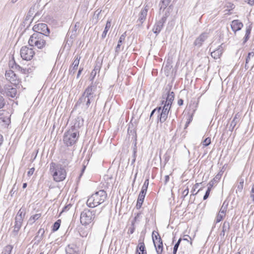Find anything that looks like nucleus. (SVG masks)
<instances>
[{"label": "nucleus", "mask_w": 254, "mask_h": 254, "mask_svg": "<svg viewBox=\"0 0 254 254\" xmlns=\"http://www.w3.org/2000/svg\"><path fill=\"white\" fill-rule=\"evenodd\" d=\"M170 88H166L162 98V104L164 105L161 113L158 114V118L161 123H164L168 118V114L172 103L174 100L175 94L174 92L171 91Z\"/></svg>", "instance_id": "f257e3e1"}, {"label": "nucleus", "mask_w": 254, "mask_h": 254, "mask_svg": "<svg viewBox=\"0 0 254 254\" xmlns=\"http://www.w3.org/2000/svg\"><path fill=\"white\" fill-rule=\"evenodd\" d=\"M80 123L76 122L74 125L64 133L63 136L64 143L67 146H71L74 144L79 137V128Z\"/></svg>", "instance_id": "f03ea898"}, {"label": "nucleus", "mask_w": 254, "mask_h": 254, "mask_svg": "<svg viewBox=\"0 0 254 254\" xmlns=\"http://www.w3.org/2000/svg\"><path fill=\"white\" fill-rule=\"evenodd\" d=\"M102 211L101 209L98 212L97 209L85 208L80 214V221L82 225L86 226L92 223L94 224L96 216Z\"/></svg>", "instance_id": "7ed1b4c3"}, {"label": "nucleus", "mask_w": 254, "mask_h": 254, "mask_svg": "<svg viewBox=\"0 0 254 254\" xmlns=\"http://www.w3.org/2000/svg\"><path fill=\"white\" fill-rule=\"evenodd\" d=\"M107 197L106 192L104 190H100L88 197L86 204L89 207L93 208L103 203Z\"/></svg>", "instance_id": "20e7f679"}, {"label": "nucleus", "mask_w": 254, "mask_h": 254, "mask_svg": "<svg viewBox=\"0 0 254 254\" xmlns=\"http://www.w3.org/2000/svg\"><path fill=\"white\" fill-rule=\"evenodd\" d=\"M50 172L51 173L53 179L57 182L64 180L66 176L65 169L61 164H57L52 162L50 165Z\"/></svg>", "instance_id": "39448f33"}, {"label": "nucleus", "mask_w": 254, "mask_h": 254, "mask_svg": "<svg viewBox=\"0 0 254 254\" xmlns=\"http://www.w3.org/2000/svg\"><path fill=\"white\" fill-rule=\"evenodd\" d=\"M48 36L42 34L34 33L30 37L28 44L31 47H36L42 49L47 45L46 41Z\"/></svg>", "instance_id": "423d86ee"}, {"label": "nucleus", "mask_w": 254, "mask_h": 254, "mask_svg": "<svg viewBox=\"0 0 254 254\" xmlns=\"http://www.w3.org/2000/svg\"><path fill=\"white\" fill-rule=\"evenodd\" d=\"M96 90V85L93 82L84 90L81 97L91 99L94 101L96 97L95 92Z\"/></svg>", "instance_id": "0eeeda50"}, {"label": "nucleus", "mask_w": 254, "mask_h": 254, "mask_svg": "<svg viewBox=\"0 0 254 254\" xmlns=\"http://www.w3.org/2000/svg\"><path fill=\"white\" fill-rule=\"evenodd\" d=\"M35 55L33 49L27 46H23L20 50V56L23 60L26 61L31 60Z\"/></svg>", "instance_id": "6e6552de"}, {"label": "nucleus", "mask_w": 254, "mask_h": 254, "mask_svg": "<svg viewBox=\"0 0 254 254\" xmlns=\"http://www.w3.org/2000/svg\"><path fill=\"white\" fill-rule=\"evenodd\" d=\"M33 30L35 32V33L42 34L47 36H49L50 33L47 25L43 23L35 24L33 27Z\"/></svg>", "instance_id": "1a4fd4ad"}, {"label": "nucleus", "mask_w": 254, "mask_h": 254, "mask_svg": "<svg viewBox=\"0 0 254 254\" xmlns=\"http://www.w3.org/2000/svg\"><path fill=\"white\" fill-rule=\"evenodd\" d=\"M5 76L6 80L13 85L16 86L19 84V80L13 71L11 70L6 71Z\"/></svg>", "instance_id": "9d476101"}, {"label": "nucleus", "mask_w": 254, "mask_h": 254, "mask_svg": "<svg viewBox=\"0 0 254 254\" xmlns=\"http://www.w3.org/2000/svg\"><path fill=\"white\" fill-rule=\"evenodd\" d=\"M149 8V6L147 4L145 5L144 7L141 9V11L138 14V18L136 21L137 25L140 27L142 25V23L146 20V16L147 14L148 10Z\"/></svg>", "instance_id": "9b49d317"}, {"label": "nucleus", "mask_w": 254, "mask_h": 254, "mask_svg": "<svg viewBox=\"0 0 254 254\" xmlns=\"http://www.w3.org/2000/svg\"><path fill=\"white\" fill-rule=\"evenodd\" d=\"M208 33L204 32L201 33L194 41L193 45L198 48L200 47L202 43L207 39Z\"/></svg>", "instance_id": "f8f14e48"}, {"label": "nucleus", "mask_w": 254, "mask_h": 254, "mask_svg": "<svg viewBox=\"0 0 254 254\" xmlns=\"http://www.w3.org/2000/svg\"><path fill=\"white\" fill-rule=\"evenodd\" d=\"M166 17L163 16L160 20L157 22L153 28V31L154 33L158 34L161 31L164 23L166 21Z\"/></svg>", "instance_id": "ddd939ff"}, {"label": "nucleus", "mask_w": 254, "mask_h": 254, "mask_svg": "<svg viewBox=\"0 0 254 254\" xmlns=\"http://www.w3.org/2000/svg\"><path fill=\"white\" fill-rule=\"evenodd\" d=\"M94 101H92L91 99L80 97L76 103V105H80L81 104L85 109H87L90 106L91 104L94 103Z\"/></svg>", "instance_id": "4468645a"}, {"label": "nucleus", "mask_w": 254, "mask_h": 254, "mask_svg": "<svg viewBox=\"0 0 254 254\" xmlns=\"http://www.w3.org/2000/svg\"><path fill=\"white\" fill-rule=\"evenodd\" d=\"M5 93L7 96L11 98H14L17 94V90L15 88L11 87L8 84L5 85Z\"/></svg>", "instance_id": "2eb2a0df"}, {"label": "nucleus", "mask_w": 254, "mask_h": 254, "mask_svg": "<svg viewBox=\"0 0 254 254\" xmlns=\"http://www.w3.org/2000/svg\"><path fill=\"white\" fill-rule=\"evenodd\" d=\"M158 239V241H156V240H154V237L153 236V241L156 252L157 254H161L163 252V242L160 236L159 237Z\"/></svg>", "instance_id": "dca6fc26"}, {"label": "nucleus", "mask_w": 254, "mask_h": 254, "mask_svg": "<svg viewBox=\"0 0 254 254\" xmlns=\"http://www.w3.org/2000/svg\"><path fill=\"white\" fill-rule=\"evenodd\" d=\"M224 203H223L218 214L216 217L215 221L216 223L220 222L225 216V213L227 210V205L224 206Z\"/></svg>", "instance_id": "f3484780"}, {"label": "nucleus", "mask_w": 254, "mask_h": 254, "mask_svg": "<svg viewBox=\"0 0 254 254\" xmlns=\"http://www.w3.org/2000/svg\"><path fill=\"white\" fill-rule=\"evenodd\" d=\"M231 27L232 30L236 33L242 29L243 27V24L239 20H234L231 22Z\"/></svg>", "instance_id": "a211bd4d"}, {"label": "nucleus", "mask_w": 254, "mask_h": 254, "mask_svg": "<svg viewBox=\"0 0 254 254\" xmlns=\"http://www.w3.org/2000/svg\"><path fill=\"white\" fill-rule=\"evenodd\" d=\"M66 254H78L76 247L73 245H68L65 249Z\"/></svg>", "instance_id": "6ab92c4d"}, {"label": "nucleus", "mask_w": 254, "mask_h": 254, "mask_svg": "<svg viewBox=\"0 0 254 254\" xmlns=\"http://www.w3.org/2000/svg\"><path fill=\"white\" fill-rule=\"evenodd\" d=\"M223 53V50L221 48H218L215 50L213 51L211 53V56L215 59H217L220 57Z\"/></svg>", "instance_id": "aec40b11"}, {"label": "nucleus", "mask_w": 254, "mask_h": 254, "mask_svg": "<svg viewBox=\"0 0 254 254\" xmlns=\"http://www.w3.org/2000/svg\"><path fill=\"white\" fill-rule=\"evenodd\" d=\"M145 194L139 193L138 197L136 207L137 209H140L142 205Z\"/></svg>", "instance_id": "412c9836"}, {"label": "nucleus", "mask_w": 254, "mask_h": 254, "mask_svg": "<svg viewBox=\"0 0 254 254\" xmlns=\"http://www.w3.org/2000/svg\"><path fill=\"white\" fill-rule=\"evenodd\" d=\"M45 233V230L43 228H40L37 233V235L35 237V240H37L38 242L41 241L43 238L44 234Z\"/></svg>", "instance_id": "4be33fe9"}, {"label": "nucleus", "mask_w": 254, "mask_h": 254, "mask_svg": "<svg viewBox=\"0 0 254 254\" xmlns=\"http://www.w3.org/2000/svg\"><path fill=\"white\" fill-rule=\"evenodd\" d=\"M136 252H139L143 253H147L145 250V246L143 242H139L136 250Z\"/></svg>", "instance_id": "5701e85b"}, {"label": "nucleus", "mask_w": 254, "mask_h": 254, "mask_svg": "<svg viewBox=\"0 0 254 254\" xmlns=\"http://www.w3.org/2000/svg\"><path fill=\"white\" fill-rule=\"evenodd\" d=\"M126 32L123 34L120 37V39L119 40L118 45L116 48V52H118L120 50V47L121 45L122 44L123 42L125 40L126 38Z\"/></svg>", "instance_id": "b1692460"}, {"label": "nucleus", "mask_w": 254, "mask_h": 254, "mask_svg": "<svg viewBox=\"0 0 254 254\" xmlns=\"http://www.w3.org/2000/svg\"><path fill=\"white\" fill-rule=\"evenodd\" d=\"M111 25V20H108L106 23L104 30L102 34V38L104 39Z\"/></svg>", "instance_id": "393cba45"}, {"label": "nucleus", "mask_w": 254, "mask_h": 254, "mask_svg": "<svg viewBox=\"0 0 254 254\" xmlns=\"http://www.w3.org/2000/svg\"><path fill=\"white\" fill-rule=\"evenodd\" d=\"M14 63H15V62H14ZM15 64L16 68L17 70L20 71L22 73L27 74L30 73L31 71L30 68H23L19 65L16 64Z\"/></svg>", "instance_id": "a878e982"}, {"label": "nucleus", "mask_w": 254, "mask_h": 254, "mask_svg": "<svg viewBox=\"0 0 254 254\" xmlns=\"http://www.w3.org/2000/svg\"><path fill=\"white\" fill-rule=\"evenodd\" d=\"M251 30L252 26L251 25H249V26H247L246 27V34L245 37L244 38V43H245L250 38V35L251 34Z\"/></svg>", "instance_id": "bb28decb"}, {"label": "nucleus", "mask_w": 254, "mask_h": 254, "mask_svg": "<svg viewBox=\"0 0 254 254\" xmlns=\"http://www.w3.org/2000/svg\"><path fill=\"white\" fill-rule=\"evenodd\" d=\"M208 187L207 190L206 191L204 195L203 196L204 200L206 199L208 197L211 188L213 186V183L212 182H210L208 183Z\"/></svg>", "instance_id": "cd10ccee"}, {"label": "nucleus", "mask_w": 254, "mask_h": 254, "mask_svg": "<svg viewBox=\"0 0 254 254\" xmlns=\"http://www.w3.org/2000/svg\"><path fill=\"white\" fill-rule=\"evenodd\" d=\"M41 214L40 213L36 214L31 216L29 219V223L30 224H32L35 222L36 220H38L41 217Z\"/></svg>", "instance_id": "c85d7f7f"}, {"label": "nucleus", "mask_w": 254, "mask_h": 254, "mask_svg": "<svg viewBox=\"0 0 254 254\" xmlns=\"http://www.w3.org/2000/svg\"><path fill=\"white\" fill-rule=\"evenodd\" d=\"M240 115H239L238 113H237L235 115L234 118H233V120L231 122L230 124L231 125V126L236 127V126L237 125L238 123H239L240 121Z\"/></svg>", "instance_id": "c756f323"}, {"label": "nucleus", "mask_w": 254, "mask_h": 254, "mask_svg": "<svg viewBox=\"0 0 254 254\" xmlns=\"http://www.w3.org/2000/svg\"><path fill=\"white\" fill-rule=\"evenodd\" d=\"M12 249L13 247L11 245H7L4 248L1 254H11Z\"/></svg>", "instance_id": "7c9ffc66"}, {"label": "nucleus", "mask_w": 254, "mask_h": 254, "mask_svg": "<svg viewBox=\"0 0 254 254\" xmlns=\"http://www.w3.org/2000/svg\"><path fill=\"white\" fill-rule=\"evenodd\" d=\"M171 0H161L160 5V9H165L170 4Z\"/></svg>", "instance_id": "2f4dec72"}, {"label": "nucleus", "mask_w": 254, "mask_h": 254, "mask_svg": "<svg viewBox=\"0 0 254 254\" xmlns=\"http://www.w3.org/2000/svg\"><path fill=\"white\" fill-rule=\"evenodd\" d=\"M61 220L60 219H59L57 221H56L53 226L52 231L53 232L57 231L59 229L61 225Z\"/></svg>", "instance_id": "473e14b6"}, {"label": "nucleus", "mask_w": 254, "mask_h": 254, "mask_svg": "<svg viewBox=\"0 0 254 254\" xmlns=\"http://www.w3.org/2000/svg\"><path fill=\"white\" fill-rule=\"evenodd\" d=\"M230 223L229 221H225L222 226V231L228 232L230 229Z\"/></svg>", "instance_id": "72a5a7b5"}, {"label": "nucleus", "mask_w": 254, "mask_h": 254, "mask_svg": "<svg viewBox=\"0 0 254 254\" xmlns=\"http://www.w3.org/2000/svg\"><path fill=\"white\" fill-rule=\"evenodd\" d=\"M26 214V211L24 208H21L19 211H18L17 215L19 216V217H21V218L23 219L25 217Z\"/></svg>", "instance_id": "f704fd0d"}, {"label": "nucleus", "mask_w": 254, "mask_h": 254, "mask_svg": "<svg viewBox=\"0 0 254 254\" xmlns=\"http://www.w3.org/2000/svg\"><path fill=\"white\" fill-rule=\"evenodd\" d=\"M80 58H81V57L79 55H75L74 57V61L72 64V65H74V66H78Z\"/></svg>", "instance_id": "c9c22d12"}, {"label": "nucleus", "mask_w": 254, "mask_h": 254, "mask_svg": "<svg viewBox=\"0 0 254 254\" xmlns=\"http://www.w3.org/2000/svg\"><path fill=\"white\" fill-rule=\"evenodd\" d=\"M222 175V173L221 172H219L214 178L213 180H211L210 182H212L213 183V185L216 182H217L221 178Z\"/></svg>", "instance_id": "e433bc0d"}, {"label": "nucleus", "mask_w": 254, "mask_h": 254, "mask_svg": "<svg viewBox=\"0 0 254 254\" xmlns=\"http://www.w3.org/2000/svg\"><path fill=\"white\" fill-rule=\"evenodd\" d=\"M77 33V32H76L75 31L69 29L67 34L68 36H69L70 38L74 39L76 36Z\"/></svg>", "instance_id": "4c0bfd02"}, {"label": "nucleus", "mask_w": 254, "mask_h": 254, "mask_svg": "<svg viewBox=\"0 0 254 254\" xmlns=\"http://www.w3.org/2000/svg\"><path fill=\"white\" fill-rule=\"evenodd\" d=\"M181 241H182V239L180 238L179 239V240L178 241V242L175 245V246L174 247V248H173V254H177L178 248L179 247V245L180 244V243H181Z\"/></svg>", "instance_id": "58836bf2"}, {"label": "nucleus", "mask_w": 254, "mask_h": 254, "mask_svg": "<svg viewBox=\"0 0 254 254\" xmlns=\"http://www.w3.org/2000/svg\"><path fill=\"white\" fill-rule=\"evenodd\" d=\"M243 186H244V180H242L240 182L239 184L237 186L236 192H237L238 191H239L240 192H241L243 190Z\"/></svg>", "instance_id": "ea45409f"}, {"label": "nucleus", "mask_w": 254, "mask_h": 254, "mask_svg": "<svg viewBox=\"0 0 254 254\" xmlns=\"http://www.w3.org/2000/svg\"><path fill=\"white\" fill-rule=\"evenodd\" d=\"M254 57V49H253L251 52H249L248 54V56L246 58V61L247 63H249L251 58Z\"/></svg>", "instance_id": "a19ab883"}, {"label": "nucleus", "mask_w": 254, "mask_h": 254, "mask_svg": "<svg viewBox=\"0 0 254 254\" xmlns=\"http://www.w3.org/2000/svg\"><path fill=\"white\" fill-rule=\"evenodd\" d=\"M78 66H74V65H71V66L69 68V69L70 74H74Z\"/></svg>", "instance_id": "79ce46f5"}, {"label": "nucleus", "mask_w": 254, "mask_h": 254, "mask_svg": "<svg viewBox=\"0 0 254 254\" xmlns=\"http://www.w3.org/2000/svg\"><path fill=\"white\" fill-rule=\"evenodd\" d=\"M5 104V102L3 97L0 95V109L2 108Z\"/></svg>", "instance_id": "37998d69"}, {"label": "nucleus", "mask_w": 254, "mask_h": 254, "mask_svg": "<svg viewBox=\"0 0 254 254\" xmlns=\"http://www.w3.org/2000/svg\"><path fill=\"white\" fill-rule=\"evenodd\" d=\"M203 145H204V146H208V145H209L210 144V143H211V138H210V137H207V138H206L204 140V141H203Z\"/></svg>", "instance_id": "c03bdc74"}, {"label": "nucleus", "mask_w": 254, "mask_h": 254, "mask_svg": "<svg viewBox=\"0 0 254 254\" xmlns=\"http://www.w3.org/2000/svg\"><path fill=\"white\" fill-rule=\"evenodd\" d=\"M162 109L161 107H157L155 109L153 110L150 114V118L153 116L155 112H157L158 114L160 113L161 110Z\"/></svg>", "instance_id": "a18cd8bd"}, {"label": "nucleus", "mask_w": 254, "mask_h": 254, "mask_svg": "<svg viewBox=\"0 0 254 254\" xmlns=\"http://www.w3.org/2000/svg\"><path fill=\"white\" fill-rule=\"evenodd\" d=\"M200 184V183H196L194 185V186H193V188L191 190L192 195H196L197 194V193L201 190V189L198 190L195 193H194V192L195 191V189H197L199 187Z\"/></svg>", "instance_id": "49530a36"}, {"label": "nucleus", "mask_w": 254, "mask_h": 254, "mask_svg": "<svg viewBox=\"0 0 254 254\" xmlns=\"http://www.w3.org/2000/svg\"><path fill=\"white\" fill-rule=\"evenodd\" d=\"M135 224L134 223H131V227L129 228L128 233L130 234H132L135 230Z\"/></svg>", "instance_id": "de8ad7c7"}, {"label": "nucleus", "mask_w": 254, "mask_h": 254, "mask_svg": "<svg viewBox=\"0 0 254 254\" xmlns=\"http://www.w3.org/2000/svg\"><path fill=\"white\" fill-rule=\"evenodd\" d=\"M140 215L141 213H137L136 216L133 218V220L131 221V223H134V224H135L136 222L139 221V218L140 216Z\"/></svg>", "instance_id": "09e8293b"}, {"label": "nucleus", "mask_w": 254, "mask_h": 254, "mask_svg": "<svg viewBox=\"0 0 254 254\" xmlns=\"http://www.w3.org/2000/svg\"><path fill=\"white\" fill-rule=\"evenodd\" d=\"M80 25V22H77L75 23L74 27L71 28L70 29L73 30L75 31L76 32H77V30L79 28Z\"/></svg>", "instance_id": "8fccbe9b"}, {"label": "nucleus", "mask_w": 254, "mask_h": 254, "mask_svg": "<svg viewBox=\"0 0 254 254\" xmlns=\"http://www.w3.org/2000/svg\"><path fill=\"white\" fill-rule=\"evenodd\" d=\"M189 191V190L188 187H187L182 192V197L183 199L188 194Z\"/></svg>", "instance_id": "3c124183"}, {"label": "nucleus", "mask_w": 254, "mask_h": 254, "mask_svg": "<svg viewBox=\"0 0 254 254\" xmlns=\"http://www.w3.org/2000/svg\"><path fill=\"white\" fill-rule=\"evenodd\" d=\"M148 187L143 185L140 193L146 194Z\"/></svg>", "instance_id": "603ef678"}, {"label": "nucleus", "mask_w": 254, "mask_h": 254, "mask_svg": "<svg viewBox=\"0 0 254 254\" xmlns=\"http://www.w3.org/2000/svg\"><path fill=\"white\" fill-rule=\"evenodd\" d=\"M100 67H101L100 64H96L93 70V71H94V72H96V73H97V71H99Z\"/></svg>", "instance_id": "864d4df0"}, {"label": "nucleus", "mask_w": 254, "mask_h": 254, "mask_svg": "<svg viewBox=\"0 0 254 254\" xmlns=\"http://www.w3.org/2000/svg\"><path fill=\"white\" fill-rule=\"evenodd\" d=\"M20 229V228H19V227H16L15 226H14V229H13V234L15 236L17 235L18 232H19Z\"/></svg>", "instance_id": "5fc2aeb1"}, {"label": "nucleus", "mask_w": 254, "mask_h": 254, "mask_svg": "<svg viewBox=\"0 0 254 254\" xmlns=\"http://www.w3.org/2000/svg\"><path fill=\"white\" fill-rule=\"evenodd\" d=\"M80 236L82 237H86L88 235V233L86 231H80L79 232Z\"/></svg>", "instance_id": "6e6d98bb"}, {"label": "nucleus", "mask_w": 254, "mask_h": 254, "mask_svg": "<svg viewBox=\"0 0 254 254\" xmlns=\"http://www.w3.org/2000/svg\"><path fill=\"white\" fill-rule=\"evenodd\" d=\"M23 220V219L22 218H21V217H19V216H18L16 214V217L15 218V222H22V223Z\"/></svg>", "instance_id": "4d7b16f0"}, {"label": "nucleus", "mask_w": 254, "mask_h": 254, "mask_svg": "<svg viewBox=\"0 0 254 254\" xmlns=\"http://www.w3.org/2000/svg\"><path fill=\"white\" fill-rule=\"evenodd\" d=\"M34 168H31L29 171L27 173V175L29 176H31L32 175H33L34 172Z\"/></svg>", "instance_id": "13d9d810"}, {"label": "nucleus", "mask_w": 254, "mask_h": 254, "mask_svg": "<svg viewBox=\"0 0 254 254\" xmlns=\"http://www.w3.org/2000/svg\"><path fill=\"white\" fill-rule=\"evenodd\" d=\"M244 1L251 5H253L254 4V0H244Z\"/></svg>", "instance_id": "bf43d9fd"}, {"label": "nucleus", "mask_w": 254, "mask_h": 254, "mask_svg": "<svg viewBox=\"0 0 254 254\" xmlns=\"http://www.w3.org/2000/svg\"><path fill=\"white\" fill-rule=\"evenodd\" d=\"M96 74V72H94V71H92L91 73V76H92V78H90V80L91 81H93L94 77L95 76Z\"/></svg>", "instance_id": "052dcab7"}, {"label": "nucleus", "mask_w": 254, "mask_h": 254, "mask_svg": "<svg viewBox=\"0 0 254 254\" xmlns=\"http://www.w3.org/2000/svg\"><path fill=\"white\" fill-rule=\"evenodd\" d=\"M83 67H80L78 71L77 75V78H79L80 76L82 71H83Z\"/></svg>", "instance_id": "680f3d73"}, {"label": "nucleus", "mask_w": 254, "mask_h": 254, "mask_svg": "<svg viewBox=\"0 0 254 254\" xmlns=\"http://www.w3.org/2000/svg\"><path fill=\"white\" fill-rule=\"evenodd\" d=\"M157 235H155L154 236V232H153L152 237L153 236V237H154V240H156V241H157H157H159L158 238H159V237L160 236H159V234H158V233H157Z\"/></svg>", "instance_id": "e2e57ef3"}, {"label": "nucleus", "mask_w": 254, "mask_h": 254, "mask_svg": "<svg viewBox=\"0 0 254 254\" xmlns=\"http://www.w3.org/2000/svg\"><path fill=\"white\" fill-rule=\"evenodd\" d=\"M22 222H15V225H14V226L20 228L21 227V225H22Z\"/></svg>", "instance_id": "0e129e2a"}, {"label": "nucleus", "mask_w": 254, "mask_h": 254, "mask_svg": "<svg viewBox=\"0 0 254 254\" xmlns=\"http://www.w3.org/2000/svg\"><path fill=\"white\" fill-rule=\"evenodd\" d=\"M169 179H170V177H169V175L165 176V182H164L165 184H166L169 182Z\"/></svg>", "instance_id": "69168bd1"}, {"label": "nucleus", "mask_w": 254, "mask_h": 254, "mask_svg": "<svg viewBox=\"0 0 254 254\" xmlns=\"http://www.w3.org/2000/svg\"><path fill=\"white\" fill-rule=\"evenodd\" d=\"M183 102H184V101L183 99H180L179 100H178V104L179 105V106H182L183 105Z\"/></svg>", "instance_id": "338daca9"}, {"label": "nucleus", "mask_w": 254, "mask_h": 254, "mask_svg": "<svg viewBox=\"0 0 254 254\" xmlns=\"http://www.w3.org/2000/svg\"><path fill=\"white\" fill-rule=\"evenodd\" d=\"M148 184H149V180L148 179H147L145 181L143 185L148 187Z\"/></svg>", "instance_id": "774afa93"}]
</instances>
